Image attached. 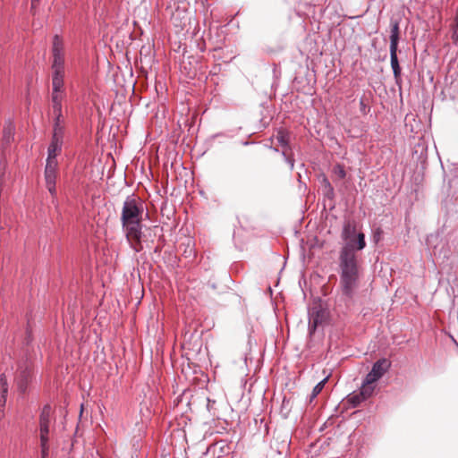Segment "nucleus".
<instances>
[{
    "label": "nucleus",
    "instance_id": "6ab92c4d",
    "mask_svg": "<svg viewBox=\"0 0 458 458\" xmlns=\"http://www.w3.org/2000/svg\"><path fill=\"white\" fill-rule=\"evenodd\" d=\"M333 174L338 180H342L346 177L344 167L340 164H337L333 167Z\"/></svg>",
    "mask_w": 458,
    "mask_h": 458
},
{
    "label": "nucleus",
    "instance_id": "39448f33",
    "mask_svg": "<svg viewBox=\"0 0 458 458\" xmlns=\"http://www.w3.org/2000/svg\"><path fill=\"white\" fill-rule=\"evenodd\" d=\"M400 29L397 21H391V35H390V62L393 70L394 77L396 83L401 80V67L399 65L397 50L399 42Z\"/></svg>",
    "mask_w": 458,
    "mask_h": 458
},
{
    "label": "nucleus",
    "instance_id": "f3484780",
    "mask_svg": "<svg viewBox=\"0 0 458 458\" xmlns=\"http://www.w3.org/2000/svg\"><path fill=\"white\" fill-rule=\"evenodd\" d=\"M347 401L352 405V407H356L359 404H360L363 401H365V399L363 398V396L360 395V392H353L352 394L348 395Z\"/></svg>",
    "mask_w": 458,
    "mask_h": 458
},
{
    "label": "nucleus",
    "instance_id": "0eeeda50",
    "mask_svg": "<svg viewBox=\"0 0 458 458\" xmlns=\"http://www.w3.org/2000/svg\"><path fill=\"white\" fill-rule=\"evenodd\" d=\"M52 70L64 71L65 49L64 43L59 35H55L52 45Z\"/></svg>",
    "mask_w": 458,
    "mask_h": 458
},
{
    "label": "nucleus",
    "instance_id": "423d86ee",
    "mask_svg": "<svg viewBox=\"0 0 458 458\" xmlns=\"http://www.w3.org/2000/svg\"><path fill=\"white\" fill-rule=\"evenodd\" d=\"M328 310L320 303L314 304L309 310V332L312 335L319 326L327 323Z\"/></svg>",
    "mask_w": 458,
    "mask_h": 458
},
{
    "label": "nucleus",
    "instance_id": "412c9836",
    "mask_svg": "<svg viewBox=\"0 0 458 458\" xmlns=\"http://www.w3.org/2000/svg\"><path fill=\"white\" fill-rule=\"evenodd\" d=\"M323 183H324V187H325V191H326V195L329 198H333L334 189H333L331 183L329 182V181L327 178H324Z\"/></svg>",
    "mask_w": 458,
    "mask_h": 458
},
{
    "label": "nucleus",
    "instance_id": "ddd939ff",
    "mask_svg": "<svg viewBox=\"0 0 458 458\" xmlns=\"http://www.w3.org/2000/svg\"><path fill=\"white\" fill-rule=\"evenodd\" d=\"M64 71H53L52 77V86H53V93L52 94H64Z\"/></svg>",
    "mask_w": 458,
    "mask_h": 458
},
{
    "label": "nucleus",
    "instance_id": "1a4fd4ad",
    "mask_svg": "<svg viewBox=\"0 0 458 458\" xmlns=\"http://www.w3.org/2000/svg\"><path fill=\"white\" fill-rule=\"evenodd\" d=\"M57 161H47L45 167L46 186L52 196L56 193L55 182L57 176Z\"/></svg>",
    "mask_w": 458,
    "mask_h": 458
},
{
    "label": "nucleus",
    "instance_id": "7ed1b4c3",
    "mask_svg": "<svg viewBox=\"0 0 458 458\" xmlns=\"http://www.w3.org/2000/svg\"><path fill=\"white\" fill-rule=\"evenodd\" d=\"M342 238L344 243L342 247L351 245L352 251L361 250L366 247L365 235L363 233H358L354 221H346L344 224Z\"/></svg>",
    "mask_w": 458,
    "mask_h": 458
},
{
    "label": "nucleus",
    "instance_id": "4468645a",
    "mask_svg": "<svg viewBox=\"0 0 458 458\" xmlns=\"http://www.w3.org/2000/svg\"><path fill=\"white\" fill-rule=\"evenodd\" d=\"M64 118L62 116H55L54 129L52 137L64 139Z\"/></svg>",
    "mask_w": 458,
    "mask_h": 458
},
{
    "label": "nucleus",
    "instance_id": "f257e3e1",
    "mask_svg": "<svg viewBox=\"0 0 458 458\" xmlns=\"http://www.w3.org/2000/svg\"><path fill=\"white\" fill-rule=\"evenodd\" d=\"M340 288L345 300L352 301L359 287L362 275L360 261L351 245L342 247L338 259Z\"/></svg>",
    "mask_w": 458,
    "mask_h": 458
},
{
    "label": "nucleus",
    "instance_id": "aec40b11",
    "mask_svg": "<svg viewBox=\"0 0 458 458\" xmlns=\"http://www.w3.org/2000/svg\"><path fill=\"white\" fill-rule=\"evenodd\" d=\"M276 140L282 147L287 146L288 144V136L284 131H278L276 135Z\"/></svg>",
    "mask_w": 458,
    "mask_h": 458
},
{
    "label": "nucleus",
    "instance_id": "f03ea898",
    "mask_svg": "<svg viewBox=\"0 0 458 458\" xmlns=\"http://www.w3.org/2000/svg\"><path fill=\"white\" fill-rule=\"evenodd\" d=\"M143 202L134 195L128 196L123 204L121 223L125 236L135 251L141 250Z\"/></svg>",
    "mask_w": 458,
    "mask_h": 458
},
{
    "label": "nucleus",
    "instance_id": "a878e982",
    "mask_svg": "<svg viewBox=\"0 0 458 458\" xmlns=\"http://www.w3.org/2000/svg\"><path fill=\"white\" fill-rule=\"evenodd\" d=\"M38 0H31L32 2V4H34V3L38 2Z\"/></svg>",
    "mask_w": 458,
    "mask_h": 458
},
{
    "label": "nucleus",
    "instance_id": "20e7f679",
    "mask_svg": "<svg viewBox=\"0 0 458 458\" xmlns=\"http://www.w3.org/2000/svg\"><path fill=\"white\" fill-rule=\"evenodd\" d=\"M52 409L49 404H46L39 415V437L41 446L42 458H46L48 455V440L50 433V423H51Z\"/></svg>",
    "mask_w": 458,
    "mask_h": 458
},
{
    "label": "nucleus",
    "instance_id": "f8f14e48",
    "mask_svg": "<svg viewBox=\"0 0 458 458\" xmlns=\"http://www.w3.org/2000/svg\"><path fill=\"white\" fill-rule=\"evenodd\" d=\"M14 134H15V126L12 122H8L5 123L4 130H3V138L1 142V148L3 149H5L10 146V144L14 140Z\"/></svg>",
    "mask_w": 458,
    "mask_h": 458
},
{
    "label": "nucleus",
    "instance_id": "5701e85b",
    "mask_svg": "<svg viewBox=\"0 0 458 458\" xmlns=\"http://www.w3.org/2000/svg\"><path fill=\"white\" fill-rule=\"evenodd\" d=\"M6 397H7V394H2L1 393V396H0V407L1 408H4L5 403H6Z\"/></svg>",
    "mask_w": 458,
    "mask_h": 458
},
{
    "label": "nucleus",
    "instance_id": "393cba45",
    "mask_svg": "<svg viewBox=\"0 0 458 458\" xmlns=\"http://www.w3.org/2000/svg\"><path fill=\"white\" fill-rule=\"evenodd\" d=\"M286 161H287V163L290 165L291 169H293V165H294V164H293V158H291V157H286Z\"/></svg>",
    "mask_w": 458,
    "mask_h": 458
},
{
    "label": "nucleus",
    "instance_id": "b1692460",
    "mask_svg": "<svg viewBox=\"0 0 458 458\" xmlns=\"http://www.w3.org/2000/svg\"><path fill=\"white\" fill-rule=\"evenodd\" d=\"M360 112L363 114H367V106L364 103V100L361 98L360 100Z\"/></svg>",
    "mask_w": 458,
    "mask_h": 458
},
{
    "label": "nucleus",
    "instance_id": "a211bd4d",
    "mask_svg": "<svg viewBox=\"0 0 458 458\" xmlns=\"http://www.w3.org/2000/svg\"><path fill=\"white\" fill-rule=\"evenodd\" d=\"M327 377H325L314 386L310 397V402H312L318 396V394H320V392L325 386L326 382L327 381Z\"/></svg>",
    "mask_w": 458,
    "mask_h": 458
},
{
    "label": "nucleus",
    "instance_id": "9b49d317",
    "mask_svg": "<svg viewBox=\"0 0 458 458\" xmlns=\"http://www.w3.org/2000/svg\"><path fill=\"white\" fill-rule=\"evenodd\" d=\"M63 140L61 138L52 137L47 149V161H57L56 157L61 153Z\"/></svg>",
    "mask_w": 458,
    "mask_h": 458
},
{
    "label": "nucleus",
    "instance_id": "6e6552de",
    "mask_svg": "<svg viewBox=\"0 0 458 458\" xmlns=\"http://www.w3.org/2000/svg\"><path fill=\"white\" fill-rule=\"evenodd\" d=\"M390 366V360L386 358H382L377 360L373 364L371 370L365 377L366 383L374 384L375 382L379 380L385 375V373L388 371Z\"/></svg>",
    "mask_w": 458,
    "mask_h": 458
},
{
    "label": "nucleus",
    "instance_id": "dca6fc26",
    "mask_svg": "<svg viewBox=\"0 0 458 458\" xmlns=\"http://www.w3.org/2000/svg\"><path fill=\"white\" fill-rule=\"evenodd\" d=\"M374 390H375V386H373V384H367L366 383V377H365L363 382H362L361 387H360V389L359 391L360 392V395L363 396V398L365 400H367L368 398H369L373 394Z\"/></svg>",
    "mask_w": 458,
    "mask_h": 458
},
{
    "label": "nucleus",
    "instance_id": "4be33fe9",
    "mask_svg": "<svg viewBox=\"0 0 458 458\" xmlns=\"http://www.w3.org/2000/svg\"><path fill=\"white\" fill-rule=\"evenodd\" d=\"M0 390L2 394L8 393V383L4 374L0 376Z\"/></svg>",
    "mask_w": 458,
    "mask_h": 458
},
{
    "label": "nucleus",
    "instance_id": "2eb2a0df",
    "mask_svg": "<svg viewBox=\"0 0 458 458\" xmlns=\"http://www.w3.org/2000/svg\"><path fill=\"white\" fill-rule=\"evenodd\" d=\"M64 94H52V106L55 116H62V100Z\"/></svg>",
    "mask_w": 458,
    "mask_h": 458
},
{
    "label": "nucleus",
    "instance_id": "9d476101",
    "mask_svg": "<svg viewBox=\"0 0 458 458\" xmlns=\"http://www.w3.org/2000/svg\"><path fill=\"white\" fill-rule=\"evenodd\" d=\"M31 371L27 363L19 366L15 377V382L18 390L21 393H25L30 380Z\"/></svg>",
    "mask_w": 458,
    "mask_h": 458
}]
</instances>
